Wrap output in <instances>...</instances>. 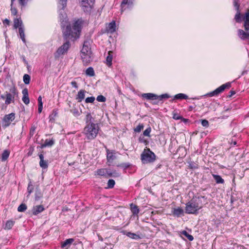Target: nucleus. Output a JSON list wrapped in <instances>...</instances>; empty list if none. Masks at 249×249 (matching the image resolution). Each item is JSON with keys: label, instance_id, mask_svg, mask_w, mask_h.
<instances>
[{"label": "nucleus", "instance_id": "obj_40", "mask_svg": "<svg viewBox=\"0 0 249 249\" xmlns=\"http://www.w3.org/2000/svg\"><path fill=\"white\" fill-rule=\"evenodd\" d=\"M23 82L25 84H29L30 81V76L27 74H25L23 76Z\"/></svg>", "mask_w": 249, "mask_h": 249}, {"label": "nucleus", "instance_id": "obj_15", "mask_svg": "<svg viewBox=\"0 0 249 249\" xmlns=\"http://www.w3.org/2000/svg\"><path fill=\"white\" fill-rule=\"evenodd\" d=\"M39 157L40 159L39 165L43 169H46L48 167V161L47 160H44V156L42 154H40L39 155Z\"/></svg>", "mask_w": 249, "mask_h": 249}, {"label": "nucleus", "instance_id": "obj_23", "mask_svg": "<svg viewBox=\"0 0 249 249\" xmlns=\"http://www.w3.org/2000/svg\"><path fill=\"white\" fill-rule=\"evenodd\" d=\"M14 27L15 29L19 28V27H23V23L20 18H15L14 20Z\"/></svg>", "mask_w": 249, "mask_h": 249}, {"label": "nucleus", "instance_id": "obj_57", "mask_svg": "<svg viewBox=\"0 0 249 249\" xmlns=\"http://www.w3.org/2000/svg\"><path fill=\"white\" fill-rule=\"evenodd\" d=\"M36 127L35 126H32V127L30 129V133L31 135H33L34 132L36 130Z\"/></svg>", "mask_w": 249, "mask_h": 249}, {"label": "nucleus", "instance_id": "obj_58", "mask_svg": "<svg viewBox=\"0 0 249 249\" xmlns=\"http://www.w3.org/2000/svg\"><path fill=\"white\" fill-rule=\"evenodd\" d=\"M245 21H249V11L246 13Z\"/></svg>", "mask_w": 249, "mask_h": 249}, {"label": "nucleus", "instance_id": "obj_46", "mask_svg": "<svg viewBox=\"0 0 249 249\" xmlns=\"http://www.w3.org/2000/svg\"><path fill=\"white\" fill-rule=\"evenodd\" d=\"M131 164L129 163H123L118 165V166L122 167L124 169L128 168L130 166Z\"/></svg>", "mask_w": 249, "mask_h": 249}, {"label": "nucleus", "instance_id": "obj_2", "mask_svg": "<svg viewBox=\"0 0 249 249\" xmlns=\"http://www.w3.org/2000/svg\"><path fill=\"white\" fill-rule=\"evenodd\" d=\"M91 51L90 42L88 40L84 41L81 51V59L85 65H88L91 61Z\"/></svg>", "mask_w": 249, "mask_h": 249}, {"label": "nucleus", "instance_id": "obj_30", "mask_svg": "<svg viewBox=\"0 0 249 249\" xmlns=\"http://www.w3.org/2000/svg\"><path fill=\"white\" fill-rule=\"evenodd\" d=\"M126 235L129 238L133 239L138 240L141 239V237L139 235L131 232H127Z\"/></svg>", "mask_w": 249, "mask_h": 249}, {"label": "nucleus", "instance_id": "obj_48", "mask_svg": "<svg viewBox=\"0 0 249 249\" xmlns=\"http://www.w3.org/2000/svg\"><path fill=\"white\" fill-rule=\"evenodd\" d=\"M96 100L100 102H105L106 101V98L104 96L100 95L97 96Z\"/></svg>", "mask_w": 249, "mask_h": 249}, {"label": "nucleus", "instance_id": "obj_18", "mask_svg": "<svg viewBox=\"0 0 249 249\" xmlns=\"http://www.w3.org/2000/svg\"><path fill=\"white\" fill-rule=\"evenodd\" d=\"M74 239L73 238H69L66 240L61 245V247L63 249L68 248L69 249L70 246L73 242Z\"/></svg>", "mask_w": 249, "mask_h": 249}, {"label": "nucleus", "instance_id": "obj_11", "mask_svg": "<svg viewBox=\"0 0 249 249\" xmlns=\"http://www.w3.org/2000/svg\"><path fill=\"white\" fill-rule=\"evenodd\" d=\"M1 98L3 99H4L5 98V104L6 105H9L12 102H14V99L15 97L12 96V95L8 94V92H6L5 96L4 95H2L1 96Z\"/></svg>", "mask_w": 249, "mask_h": 249}, {"label": "nucleus", "instance_id": "obj_49", "mask_svg": "<svg viewBox=\"0 0 249 249\" xmlns=\"http://www.w3.org/2000/svg\"><path fill=\"white\" fill-rule=\"evenodd\" d=\"M94 100H95L94 97L91 96V97H87L85 100V102L87 103H92L94 101Z\"/></svg>", "mask_w": 249, "mask_h": 249}, {"label": "nucleus", "instance_id": "obj_39", "mask_svg": "<svg viewBox=\"0 0 249 249\" xmlns=\"http://www.w3.org/2000/svg\"><path fill=\"white\" fill-rule=\"evenodd\" d=\"M234 19H235V21L238 23H240L241 22L242 20H241V16H240V11H237V13L234 17Z\"/></svg>", "mask_w": 249, "mask_h": 249}, {"label": "nucleus", "instance_id": "obj_24", "mask_svg": "<svg viewBox=\"0 0 249 249\" xmlns=\"http://www.w3.org/2000/svg\"><path fill=\"white\" fill-rule=\"evenodd\" d=\"M112 52L109 51L108 52V55L107 56L106 58V64L108 66H110L112 65Z\"/></svg>", "mask_w": 249, "mask_h": 249}, {"label": "nucleus", "instance_id": "obj_36", "mask_svg": "<svg viewBox=\"0 0 249 249\" xmlns=\"http://www.w3.org/2000/svg\"><path fill=\"white\" fill-rule=\"evenodd\" d=\"M182 234L187 237L189 241H192L194 240V237L192 235L189 234L186 231H183Z\"/></svg>", "mask_w": 249, "mask_h": 249}, {"label": "nucleus", "instance_id": "obj_14", "mask_svg": "<svg viewBox=\"0 0 249 249\" xmlns=\"http://www.w3.org/2000/svg\"><path fill=\"white\" fill-rule=\"evenodd\" d=\"M44 210L42 205H36L34 206L32 209V213L34 215H37Z\"/></svg>", "mask_w": 249, "mask_h": 249}, {"label": "nucleus", "instance_id": "obj_20", "mask_svg": "<svg viewBox=\"0 0 249 249\" xmlns=\"http://www.w3.org/2000/svg\"><path fill=\"white\" fill-rule=\"evenodd\" d=\"M107 172V169L106 168H101L98 169L95 172V176H103V177H106Z\"/></svg>", "mask_w": 249, "mask_h": 249}, {"label": "nucleus", "instance_id": "obj_9", "mask_svg": "<svg viewBox=\"0 0 249 249\" xmlns=\"http://www.w3.org/2000/svg\"><path fill=\"white\" fill-rule=\"evenodd\" d=\"M15 118V113H11L5 115L2 119V124L5 127L8 126Z\"/></svg>", "mask_w": 249, "mask_h": 249}, {"label": "nucleus", "instance_id": "obj_63", "mask_svg": "<svg viewBox=\"0 0 249 249\" xmlns=\"http://www.w3.org/2000/svg\"><path fill=\"white\" fill-rule=\"evenodd\" d=\"M3 23L4 24H6L7 25H9L10 23V20L6 18L3 20Z\"/></svg>", "mask_w": 249, "mask_h": 249}, {"label": "nucleus", "instance_id": "obj_53", "mask_svg": "<svg viewBox=\"0 0 249 249\" xmlns=\"http://www.w3.org/2000/svg\"><path fill=\"white\" fill-rule=\"evenodd\" d=\"M28 0H18L19 3L22 6H25L27 3Z\"/></svg>", "mask_w": 249, "mask_h": 249}, {"label": "nucleus", "instance_id": "obj_21", "mask_svg": "<svg viewBox=\"0 0 249 249\" xmlns=\"http://www.w3.org/2000/svg\"><path fill=\"white\" fill-rule=\"evenodd\" d=\"M116 30V24L114 21H113L109 23L107 27V31L108 32L112 33Z\"/></svg>", "mask_w": 249, "mask_h": 249}, {"label": "nucleus", "instance_id": "obj_44", "mask_svg": "<svg viewBox=\"0 0 249 249\" xmlns=\"http://www.w3.org/2000/svg\"><path fill=\"white\" fill-rule=\"evenodd\" d=\"M151 131V128L150 127L147 128L143 132V135L144 136L150 137V133Z\"/></svg>", "mask_w": 249, "mask_h": 249}, {"label": "nucleus", "instance_id": "obj_62", "mask_svg": "<svg viewBox=\"0 0 249 249\" xmlns=\"http://www.w3.org/2000/svg\"><path fill=\"white\" fill-rule=\"evenodd\" d=\"M43 108V105H38V111L39 113H41Z\"/></svg>", "mask_w": 249, "mask_h": 249}, {"label": "nucleus", "instance_id": "obj_33", "mask_svg": "<svg viewBox=\"0 0 249 249\" xmlns=\"http://www.w3.org/2000/svg\"><path fill=\"white\" fill-rule=\"evenodd\" d=\"M188 98V96L183 93H178L175 95V99H186Z\"/></svg>", "mask_w": 249, "mask_h": 249}, {"label": "nucleus", "instance_id": "obj_54", "mask_svg": "<svg viewBox=\"0 0 249 249\" xmlns=\"http://www.w3.org/2000/svg\"><path fill=\"white\" fill-rule=\"evenodd\" d=\"M244 26L246 31L249 30V21H245Z\"/></svg>", "mask_w": 249, "mask_h": 249}, {"label": "nucleus", "instance_id": "obj_1", "mask_svg": "<svg viewBox=\"0 0 249 249\" xmlns=\"http://www.w3.org/2000/svg\"><path fill=\"white\" fill-rule=\"evenodd\" d=\"M62 7L59 10L60 21L61 22V27L63 28V35L66 39H76L79 37L81 31L83 21L78 19L74 22L72 27L67 24V18Z\"/></svg>", "mask_w": 249, "mask_h": 249}, {"label": "nucleus", "instance_id": "obj_3", "mask_svg": "<svg viewBox=\"0 0 249 249\" xmlns=\"http://www.w3.org/2000/svg\"><path fill=\"white\" fill-rule=\"evenodd\" d=\"M99 130V127L98 124H86L83 133L86 136L88 140H91L94 139Z\"/></svg>", "mask_w": 249, "mask_h": 249}, {"label": "nucleus", "instance_id": "obj_13", "mask_svg": "<svg viewBox=\"0 0 249 249\" xmlns=\"http://www.w3.org/2000/svg\"><path fill=\"white\" fill-rule=\"evenodd\" d=\"M22 93L23 94L22 101L25 104L28 105L30 102L28 89H23Z\"/></svg>", "mask_w": 249, "mask_h": 249}, {"label": "nucleus", "instance_id": "obj_17", "mask_svg": "<svg viewBox=\"0 0 249 249\" xmlns=\"http://www.w3.org/2000/svg\"><path fill=\"white\" fill-rule=\"evenodd\" d=\"M142 96L148 100L158 99V95L151 93H143Z\"/></svg>", "mask_w": 249, "mask_h": 249}, {"label": "nucleus", "instance_id": "obj_43", "mask_svg": "<svg viewBox=\"0 0 249 249\" xmlns=\"http://www.w3.org/2000/svg\"><path fill=\"white\" fill-rule=\"evenodd\" d=\"M115 184V182L113 179H109L107 182V188H113Z\"/></svg>", "mask_w": 249, "mask_h": 249}, {"label": "nucleus", "instance_id": "obj_59", "mask_svg": "<svg viewBox=\"0 0 249 249\" xmlns=\"http://www.w3.org/2000/svg\"><path fill=\"white\" fill-rule=\"evenodd\" d=\"M71 86H72L73 88H75V89H77V88H78L77 84V83H76V82L75 81H72V82H71Z\"/></svg>", "mask_w": 249, "mask_h": 249}, {"label": "nucleus", "instance_id": "obj_25", "mask_svg": "<svg viewBox=\"0 0 249 249\" xmlns=\"http://www.w3.org/2000/svg\"><path fill=\"white\" fill-rule=\"evenodd\" d=\"M173 214L174 215H176L178 217L180 216L181 215L183 214V210L181 208H178L177 209H174L173 211Z\"/></svg>", "mask_w": 249, "mask_h": 249}, {"label": "nucleus", "instance_id": "obj_60", "mask_svg": "<svg viewBox=\"0 0 249 249\" xmlns=\"http://www.w3.org/2000/svg\"><path fill=\"white\" fill-rule=\"evenodd\" d=\"M71 112L75 115L78 116L79 115V112L77 109H74V110H71Z\"/></svg>", "mask_w": 249, "mask_h": 249}, {"label": "nucleus", "instance_id": "obj_6", "mask_svg": "<svg viewBox=\"0 0 249 249\" xmlns=\"http://www.w3.org/2000/svg\"><path fill=\"white\" fill-rule=\"evenodd\" d=\"M81 6L85 12L89 13L93 7V0H81Z\"/></svg>", "mask_w": 249, "mask_h": 249}, {"label": "nucleus", "instance_id": "obj_38", "mask_svg": "<svg viewBox=\"0 0 249 249\" xmlns=\"http://www.w3.org/2000/svg\"><path fill=\"white\" fill-rule=\"evenodd\" d=\"M9 156V152L7 150H4L2 154V160L4 161L7 159Z\"/></svg>", "mask_w": 249, "mask_h": 249}, {"label": "nucleus", "instance_id": "obj_35", "mask_svg": "<svg viewBox=\"0 0 249 249\" xmlns=\"http://www.w3.org/2000/svg\"><path fill=\"white\" fill-rule=\"evenodd\" d=\"M42 197V194L39 190L36 189L35 193V200H39Z\"/></svg>", "mask_w": 249, "mask_h": 249}, {"label": "nucleus", "instance_id": "obj_27", "mask_svg": "<svg viewBox=\"0 0 249 249\" xmlns=\"http://www.w3.org/2000/svg\"><path fill=\"white\" fill-rule=\"evenodd\" d=\"M107 173L106 178L111 177H118L120 176V174L116 171L111 172L110 170L107 169Z\"/></svg>", "mask_w": 249, "mask_h": 249}, {"label": "nucleus", "instance_id": "obj_10", "mask_svg": "<svg viewBox=\"0 0 249 249\" xmlns=\"http://www.w3.org/2000/svg\"><path fill=\"white\" fill-rule=\"evenodd\" d=\"M70 47V44L69 41H67L61 46H60L57 50L56 53L58 56L64 54L68 50Z\"/></svg>", "mask_w": 249, "mask_h": 249}, {"label": "nucleus", "instance_id": "obj_28", "mask_svg": "<svg viewBox=\"0 0 249 249\" xmlns=\"http://www.w3.org/2000/svg\"><path fill=\"white\" fill-rule=\"evenodd\" d=\"M131 211L134 215H136L139 213V209L137 206L133 204V203L130 204Z\"/></svg>", "mask_w": 249, "mask_h": 249}, {"label": "nucleus", "instance_id": "obj_26", "mask_svg": "<svg viewBox=\"0 0 249 249\" xmlns=\"http://www.w3.org/2000/svg\"><path fill=\"white\" fill-rule=\"evenodd\" d=\"M18 32L22 41L25 43L26 40L25 38L24 30L23 27H19V28H18Z\"/></svg>", "mask_w": 249, "mask_h": 249}, {"label": "nucleus", "instance_id": "obj_34", "mask_svg": "<svg viewBox=\"0 0 249 249\" xmlns=\"http://www.w3.org/2000/svg\"><path fill=\"white\" fill-rule=\"evenodd\" d=\"M86 74L89 76H94L95 73L92 67L88 68L86 71Z\"/></svg>", "mask_w": 249, "mask_h": 249}, {"label": "nucleus", "instance_id": "obj_50", "mask_svg": "<svg viewBox=\"0 0 249 249\" xmlns=\"http://www.w3.org/2000/svg\"><path fill=\"white\" fill-rule=\"evenodd\" d=\"M201 124L204 127H208L209 126V122L206 120H202Z\"/></svg>", "mask_w": 249, "mask_h": 249}, {"label": "nucleus", "instance_id": "obj_7", "mask_svg": "<svg viewBox=\"0 0 249 249\" xmlns=\"http://www.w3.org/2000/svg\"><path fill=\"white\" fill-rule=\"evenodd\" d=\"M107 151V163L108 166L112 165L113 161L117 159L116 153L114 150L106 149Z\"/></svg>", "mask_w": 249, "mask_h": 249}, {"label": "nucleus", "instance_id": "obj_55", "mask_svg": "<svg viewBox=\"0 0 249 249\" xmlns=\"http://www.w3.org/2000/svg\"><path fill=\"white\" fill-rule=\"evenodd\" d=\"M233 4L234 7L236 8V11H239V4L238 3L237 1L235 0H234Z\"/></svg>", "mask_w": 249, "mask_h": 249}, {"label": "nucleus", "instance_id": "obj_32", "mask_svg": "<svg viewBox=\"0 0 249 249\" xmlns=\"http://www.w3.org/2000/svg\"><path fill=\"white\" fill-rule=\"evenodd\" d=\"M14 223H15L14 221L13 220H8L6 222V224H5V225L4 227V229L10 230L11 229H12V228L14 226Z\"/></svg>", "mask_w": 249, "mask_h": 249}, {"label": "nucleus", "instance_id": "obj_51", "mask_svg": "<svg viewBox=\"0 0 249 249\" xmlns=\"http://www.w3.org/2000/svg\"><path fill=\"white\" fill-rule=\"evenodd\" d=\"M60 4L62 6V8H65L67 5V0H59Z\"/></svg>", "mask_w": 249, "mask_h": 249}, {"label": "nucleus", "instance_id": "obj_52", "mask_svg": "<svg viewBox=\"0 0 249 249\" xmlns=\"http://www.w3.org/2000/svg\"><path fill=\"white\" fill-rule=\"evenodd\" d=\"M11 11L12 14L14 16L16 15L18 12L17 9L15 7H13V5L11 6Z\"/></svg>", "mask_w": 249, "mask_h": 249}, {"label": "nucleus", "instance_id": "obj_56", "mask_svg": "<svg viewBox=\"0 0 249 249\" xmlns=\"http://www.w3.org/2000/svg\"><path fill=\"white\" fill-rule=\"evenodd\" d=\"M33 185L30 183L28 185V191L29 192V194H30L32 191H33Z\"/></svg>", "mask_w": 249, "mask_h": 249}, {"label": "nucleus", "instance_id": "obj_22", "mask_svg": "<svg viewBox=\"0 0 249 249\" xmlns=\"http://www.w3.org/2000/svg\"><path fill=\"white\" fill-rule=\"evenodd\" d=\"M54 143V140L53 139L51 140L46 139L43 144H42V148L46 147H51Z\"/></svg>", "mask_w": 249, "mask_h": 249}, {"label": "nucleus", "instance_id": "obj_45", "mask_svg": "<svg viewBox=\"0 0 249 249\" xmlns=\"http://www.w3.org/2000/svg\"><path fill=\"white\" fill-rule=\"evenodd\" d=\"M143 127L144 126L142 124H139L136 128H134V131L136 132H140L143 129Z\"/></svg>", "mask_w": 249, "mask_h": 249}, {"label": "nucleus", "instance_id": "obj_47", "mask_svg": "<svg viewBox=\"0 0 249 249\" xmlns=\"http://www.w3.org/2000/svg\"><path fill=\"white\" fill-rule=\"evenodd\" d=\"M170 97V95L167 93L162 94L161 95H158V99L162 100L163 99H168Z\"/></svg>", "mask_w": 249, "mask_h": 249}, {"label": "nucleus", "instance_id": "obj_31", "mask_svg": "<svg viewBox=\"0 0 249 249\" xmlns=\"http://www.w3.org/2000/svg\"><path fill=\"white\" fill-rule=\"evenodd\" d=\"M213 176L215 182H216V183L223 184L224 183V180L219 175L213 174Z\"/></svg>", "mask_w": 249, "mask_h": 249}, {"label": "nucleus", "instance_id": "obj_41", "mask_svg": "<svg viewBox=\"0 0 249 249\" xmlns=\"http://www.w3.org/2000/svg\"><path fill=\"white\" fill-rule=\"evenodd\" d=\"M188 163L190 168L192 169H197L198 168V165L193 161L188 162Z\"/></svg>", "mask_w": 249, "mask_h": 249}, {"label": "nucleus", "instance_id": "obj_19", "mask_svg": "<svg viewBox=\"0 0 249 249\" xmlns=\"http://www.w3.org/2000/svg\"><path fill=\"white\" fill-rule=\"evenodd\" d=\"M86 91L83 89L80 90L78 92L76 97V99L78 102H81L85 98V93Z\"/></svg>", "mask_w": 249, "mask_h": 249}, {"label": "nucleus", "instance_id": "obj_12", "mask_svg": "<svg viewBox=\"0 0 249 249\" xmlns=\"http://www.w3.org/2000/svg\"><path fill=\"white\" fill-rule=\"evenodd\" d=\"M238 35L239 37L242 40L249 39V32H246L243 30L239 29L238 30Z\"/></svg>", "mask_w": 249, "mask_h": 249}, {"label": "nucleus", "instance_id": "obj_64", "mask_svg": "<svg viewBox=\"0 0 249 249\" xmlns=\"http://www.w3.org/2000/svg\"><path fill=\"white\" fill-rule=\"evenodd\" d=\"M235 94V92L234 90H231L230 92V94L229 95V96L231 97L232 95H234Z\"/></svg>", "mask_w": 249, "mask_h": 249}, {"label": "nucleus", "instance_id": "obj_37", "mask_svg": "<svg viewBox=\"0 0 249 249\" xmlns=\"http://www.w3.org/2000/svg\"><path fill=\"white\" fill-rule=\"evenodd\" d=\"M27 207L26 204L22 203L18 206V211L19 212H23L27 209Z\"/></svg>", "mask_w": 249, "mask_h": 249}, {"label": "nucleus", "instance_id": "obj_16", "mask_svg": "<svg viewBox=\"0 0 249 249\" xmlns=\"http://www.w3.org/2000/svg\"><path fill=\"white\" fill-rule=\"evenodd\" d=\"M127 5L128 8H131L133 5V2L129 0H123L121 3L122 12L126 9L125 5Z\"/></svg>", "mask_w": 249, "mask_h": 249}, {"label": "nucleus", "instance_id": "obj_42", "mask_svg": "<svg viewBox=\"0 0 249 249\" xmlns=\"http://www.w3.org/2000/svg\"><path fill=\"white\" fill-rule=\"evenodd\" d=\"M8 93L12 95L14 97H16L18 95V92L15 87L11 88L10 90V92Z\"/></svg>", "mask_w": 249, "mask_h": 249}, {"label": "nucleus", "instance_id": "obj_29", "mask_svg": "<svg viewBox=\"0 0 249 249\" xmlns=\"http://www.w3.org/2000/svg\"><path fill=\"white\" fill-rule=\"evenodd\" d=\"M86 124H94L93 123V120H94L92 117L91 116L90 113H88L86 116Z\"/></svg>", "mask_w": 249, "mask_h": 249}, {"label": "nucleus", "instance_id": "obj_5", "mask_svg": "<svg viewBox=\"0 0 249 249\" xmlns=\"http://www.w3.org/2000/svg\"><path fill=\"white\" fill-rule=\"evenodd\" d=\"M202 208L195 199H192L186 204L185 213L188 214H197Z\"/></svg>", "mask_w": 249, "mask_h": 249}, {"label": "nucleus", "instance_id": "obj_8", "mask_svg": "<svg viewBox=\"0 0 249 249\" xmlns=\"http://www.w3.org/2000/svg\"><path fill=\"white\" fill-rule=\"evenodd\" d=\"M231 83H227L225 84L221 85L213 91L209 93L208 95L211 97L217 95L218 94L223 91L226 88H229L231 87Z\"/></svg>", "mask_w": 249, "mask_h": 249}, {"label": "nucleus", "instance_id": "obj_4", "mask_svg": "<svg viewBox=\"0 0 249 249\" xmlns=\"http://www.w3.org/2000/svg\"><path fill=\"white\" fill-rule=\"evenodd\" d=\"M141 159L143 164L152 163L156 160V155L149 148H146L141 154Z\"/></svg>", "mask_w": 249, "mask_h": 249}, {"label": "nucleus", "instance_id": "obj_61", "mask_svg": "<svg viewBox=\"0 0 249 249\" xmlns=\"http://www.w3.org/2000/svg\"><path fill=\"white\" fill-rule=\"evenodd\" d=\"M38 105H43V103L42 102V98L40 96H39V97L38 98Z\"/></svg>", "mask_w": 249, "mask_h": 249}]
</instances>
